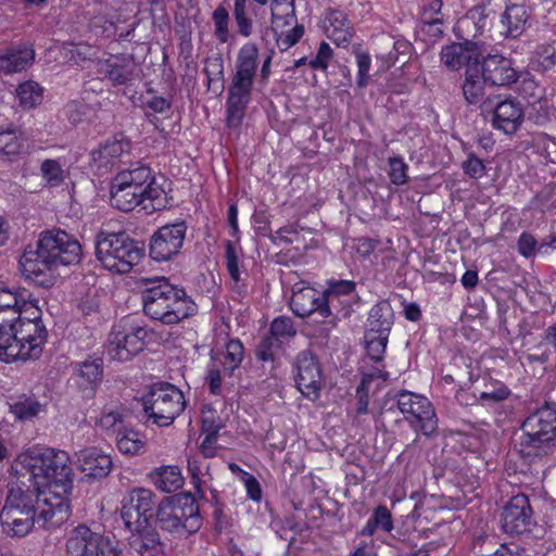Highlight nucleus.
<instances>
[{"mask_svg": "<svg viewBox=\"0 0 556 556\" xmlns=\"http://www.w3.org/2000/svg\"><path fill=\"white\" fill-rule=\"evenodd\" d=\"M28 294L29 291L26 289L13 291L8 288H0V312L12 309L14 313H17Z\"/></svg>", "mask_w": 556, "mask_h": 556, "instance_id": "a18cd8bd", "label": "nucleus"}, {"mask_svg": "<svg viewBox=\"0 0 556 556\" xmlns=\"http://www.w3.org/2000/svg\"><path fill=\"white\" fill-rule=\"evenodd\" d=\"M16 98L23 109H31L42 101V88L34 80H27L16 88Z\"/></svg>", "mask_w": 556, "mask_h": 556, "instance_id": "37998d69", "label": "nucleus"}, {"mask_svg": "<svg viewBox=\"0 0 556 556\" xmlns=\"http://www.w3.org/2000/svg\"><path fill=\"white\" fill-rule=\"evenodd\" d=\"M35 61L34 47L27 42L10 46L0 52V76L27 70Z\"/></svg>", "mask_w": 556, "mask_h": 556, "instance_id": "4be33fe9", "label": "nucleus"}, {"mask_svg": "<svg viewBox=\"0 0 556 556\" xmlns=\"http://www.w3.org/2000/svg\"><path fill=\"white\" fill-rule=\"evenodd\" d=\"M523 447L542 448L556 440V404L546 403L521 424Z\"/></svg>", "mask_w": 556, "mask_h": 556, "instance_id": "1a4fd4ad", "label": "nucleus"}, {"mask_svg": "<svg viewBox=\"0 0 556 556\" xmlns=\"http://www.w3.org/2000/svg\"><path fill=\"white\" fill-rule=\"evenodd\" d=\"M529 18L528 10L522 4L507 5L502 15V24L506 28V35L517 38L522 34Z\"/></svg>", "mask_w": 556, "mask_h": 556, "instance_id": "f704fd0d", "label": "nucleus"}, {"mask_svg": "<svg viewBox=\"0 0 556 556\" xmlns=\"http://www.w3.org/2000/svg\"><path fill=\"white\" fill-rule=\"evenodd\" d=\"M283 341L273 336L270 332L265 336L256 350V356L258 359L263 362L274 361L275 354L278 350H280Z\"/></svg>", "mask_w": 556, "mask_h": 556, "instance_id": "8fccbe9b", "label": "nucleus"}, {"mask_svg": "<svg viewBox=\"0 0 556 556\" xmlns=\"http://www.w3.org/2000/svg\"><path fill=\"white\" fill-rule=\"evenodd\" d=\"M225 256H226V266H227V270L230 276L231 282L244 280V278L241 276V273L239 270L236 248L231 243H227Z\"/></svg>", "mask_w": 556, "mask_h": 556, "instance_id": "680f3d73", "label": "nucleus"}, {"mask_svg": "<svg viewBox=\"0 0 556 556\" xmlns=\"http://www.w3.org/2000/svg\"><path fill=\"white\" fill-rule=\"evenodd\" d=\"M481 71L479 68V64L475 59V65L467 66L465 73V80L463 84V93L465 100L469 104H479L481 106V102L485 99L484 96V84L486 83L483 78V75H480Z\"/></svg>", "mask_w": 556, "mask_h": 556, "instance_id": "7c9ffc66", "label": "nucleus"}, {"mask_svg": "<svg viewBox=\"0 0 556 556\" xmlns=\"http://www.w3.org/2000/svg\"><path fill=\"white\" fill-rule=\"evenodd\" d=\"M389 177L392 184L402 186L407 181L408 165L401 156H393L389 159Z\"/></svg>", "mask_w": 556, "mask_h": 556, "instance_id": "5fc2aeb1", "label": "nucleus"}, {"mask_svg": "<svg viewBox=\"0 0 556 556\" xmlns=\"http://www.w3.org/2000/svg\"><path fill=\"white\" fill-rule=\"evenodd\" d=\"M141 292L143 312L164 325H175L195 314L197 304L185 289L172 285L165 277L144 279Z\"/></svg>", "mask_w": 556, "mask_h": 556, "instance_id": "f03ea898", "label": "nucleus"}, {"mask_svg": "<svg viewBox=\"0 0 556 556\" xmlns=\"http://www.w3.org/2000/svg\"><path fill=\"white\" fill-rule=\"evenodd\" d=\"M395 402L404 419L415 432L426 437L438 429V417L432 403L424 395L403 390L395 395Z\"/></svg>", "mask_w": 556, "mask_h": 556, "instance_id": "6e6552de", "label": "nucleus"}, {"mask_svg": "<svg viewBox=\"0 0 556 556\" xmlns=\"http://www.w3.org/2000/svg\"><path fill=\"white\" fill-rule=\"evenodd\" d=\"M41 256L53 267L76 265L81 258V245L70 233L52 229L41 233L38 241Z\"/></svg>", "mask_w": 556, "mask_h": 556, "instance_id": "9d476101", "label": "nucleus"}, {"mask_svg": "<svg viewBox=\"0 0 556 556\" xmlns=\"http://www.w3.org/2000/svg\"><path fill=\"white\" fill-rule=\"evenodd\" d=\"M481 110L491 114V125L495 130L511 136L522 126L525 110L521 102L513 97L488 96L481 102Z\"/></svg>", "mask_w": 556, "mask_h": 556, "instance_id": "9b49d317", "label": "nucleus"}, {"mask_svg": "<svg viewBox=\"0 0 556 556\" xmlns=\"http://www.w3.org/2000/svg\"><path fill=\"white\" fill-rule=\"evenodd\" d=\"M127 414L123 408H105L98 421V426L108 433L117 434L127 425Z\"/></svg>", "mask_w": 556, "mask_h": 556, "instance_id": "79ce46f5", "label": "nucleus"}, {"mask_svg": "<svg viewBox=\"0 0 556 556\" xmlns=\"http://www.w3.org/2000/svg\"><path fill=\"white\" fill-rule=\"evenodd\" d=\"M354 291L355 282L352 280H334L329 282L328 288L321 292L325 301V303H323V317L331 315V307L334 306V300L352 295Z\"/></svg>", "mask_w": 556, "mask_h": 556, "instance_id": "58836bf2", "label": "nucleus"}, {"mask_svg": "<svg viewBox=\"0 0 556 556\" xmlns=\"http://www.w3.org/2000/svg\"><path fill=\"white\" fill-rule=\"evenodd\" d=\"M517 251L525 258L533 257L540 250V243L538 242L534 235L528 231H523L517 239Z\"/></svg>", "mask_w": 556, "mask_h": 556, "instance_id": "864d4df0", "label": "nucleus"}, {"mask_svg": "<svg viewBox=\"0 0 556 556\" xmlns=\"http://www.w3.org/2000/svg\"><path fill=\"white\" fill-rule=\"evenodd\" d=\"M151 180V168L144 164H131L112 179L110 201L112 206L129 212L142 201L144 184Z\"/></svg>", "mask_w": 556, "mask_h": 556, "instance_id": "0eeeda50", "label": "nucleus"}, {"mask_svg": "<svg viewBox=\"0 0 556 556\" xmlns=\"http://www.w3.org/2000/svg\"><path fill=\"white\" fill-rule=\"evenodd\" d=\"M93 17L90 21L91 29L97 36H111L115 31V10L106 1L93 3Z\"/></svg>", "mask_w": 556, "mask_h": 556, "instance_id": "473e14b6", "label": "nucleus"}, {"mask_svg": "<svg viewBox=\"0 0 556 556\" xmlns=\"http://www.w3.org/2000/svg\"><path fill=\"white\" fill-rule=\"evenodd\" d=\"M65 51L66 58H68L70 61L78 64L79 62L90 58L89 52L91 51V48L86 45H70L67 48H65Z\"/></svg>", "mask_w": 556, "mask_h": 556, "instance_id": "774afa93", "label": "nucleus"}, {"mask_svg": "<svg viewBox=\"0 0 556 556\" xmlns=\"http://www.w3.org/2000/svg\"><path fill=\"white\" fill-rule=\"evenodd\" d=\"M244 348L240 340L231 339L226 344V351L223 361V367L225 372L229 375L238 368L243 359Z\"/></svg>", "mask_w": 556, "mask_h": 556, "instance_id": "c03bdc74", "label": "nucleus"}, {"mask_svg": "<svg viewBox=\"0 0 556 556\" xmlns=\"http://www.w3.org/2000/svg\"><path fill=\"white\" fill-rule=\"evenodd\" d=\"M269 332L285 342L295 334V329L290 318L277 317L273 320Z\"/></svg>", "mask_w": 556, "mask_h": 556, "instance_id": "4d7b16f0", "label": "nucleus"}, {"mask_svg": "<svg viewBox=\"0 0 556 556\" xmlns=\"http://www.w3.org/2000/svg\"><path fill=\"white\" fill-rule=\"evenodd\" d=\"M376 525L380 528V530L384 532H391L393 529V520L392 515L389 511V509L383 506L379 505L370 516Z\"/></svg>", "mask_w": 556, "mask_h": 556, "instance_id": "e2e57ef3", "label": "nucleus"}, {"mask_svg": "<svg viewBox=\"0 0 556 556\" xmlns=\"http://www.w3.org/2000/svg\"><path fill=\"white\" fill-rule=\"evenodd\" d=\"M155 506L151 490L137 488L129 491L122 501L121 517L127 528L148 523Z\"/></svg>", "mask_w": 556, "mask_h": 556, "instance_id": "dca6fc26", "label": "nucleus"}, {"mask_svg": "<svg viewBox=\"0 0 556 556\" xmlns=\"http://www.w3.org/2000/svg\"><path fill=\"white\" fill-rule=\"evenodd\" d=\"M23 348L16 343L14 323L0 324V358L7 363L22 359Z\"/></svg>", "mask_w": 556, "mask_h": 556, "instance_id": "72a5a7b5", "label": "nucleus"}, {"mask_svg": "<svg viewBox=\"0 0 556 556\" xmlns=\"http://www.w3.org/2000/svg\"><path fill=\"white\" fill-rule=\"evenodd\" d=\"M324 29L328 38L338 46L349 43L352 37V27L345 14L338 10L327 12L324 20Z\"/></svg>", "mask_w": 556, "mask_h": 556, "instance_id": "c85d7f7f", "label": "nucleus"}, {"mask_svg": "<svg viewBox=\"0 0 556 556\" xmlns=\"http://www.w3.org/2000/svg\"><path fill=\"white\" fill-rule=\"evenodd\" d=\"M186 232L187 225L184 220L160 227L150 239V257L159 263L173 260L182 249Z\"/></svg>", "mask_w": 556, "mask_h": 556, "instance_id": "4468645a", "label": "nucleus"}, {"mask_svg": "<svg viewBox=\"0 0 556 556\" xmlns=\"http://www.w3.org/2000/svg\"><path fill=\"white\" fill-rule=\"evenodd\" d=\"M440 59L448 70L458 71L465 64L472 65L473 51L468 43L454 42L442 47Z\"/></svg>", "mask_w": 556, "mask_h": 556, "instance_id": "2f4dec72", "label": "nucleus"}, {"mask_svg": "<svg viewBox=\"0 0 556 556\" xmlns=\"http://www.w3.org/2000/svg\"><path fill=\"white\" fill-rule=\"evenodd\" d=\"M270 9L276 46L280 51H287L303 37L304 25L298 23L294 0H271Z\"/></svg>", "mask_w": 556, "mask_h": 556, "instance_id": "f8f14e48", "label": "nucleus"}, {"mask_svg": "<svg viewBox=\"0 0 556 556\" xmlns=\"http://www.w3.org/2000/svg\"><path fill=\"white\" fill-rule=\"evenodd\" d=\"M393 324L394 312L391 304L387 301H381L374 305L369 311L366 323V332H370V336H389Z\"/></svg>", "mask_w": 556, "mask_h": 556, "instance_id": "cd10ccee", "label": "nucleus"}, {"mask_svg": "<svg viewBox=\"0 0 556 556\" xmlns=\"http://www.w3.org/2000/svg\"><path fill=\"white\" fill-rule=\"evenodd\" d=\"M96 70L114 87L131 84L138 77V66L134 59L126 55H111L97 59Z\"/></svg>", "mask_w": 556, "mask_h": 556, "instance_id": "6ab92c4d", "label": "nucleus"}, {"mask_svg": "<svg viewBox=\"0 0 556 556\" xmlns=\"http://www.w3.org/2000/svg\"><path fill=\"white\" fill-rule=\"evenodd\" d=\"M102 536L85 525L75 527L66 538V556H91Z\"/></svg>", "mask_w": 556, "mask_h": 556, "instance_id": "b1692460", "label": "nucleus"}, {"mask_svg": "<svg viewBox=\"0 0 556 556\" xmlns=\"http://www.w3.org/2000/svg\"><path fill=\"white\" fill-rule=\"evenodd\" d=\"M463 168L471 178H481L485 174V166L483 162L476 155L470 154L463 163Z\"/></svg>", "mask_w": 556, "mask_h": 556, "instance_id": "69168bd1", "label": "nucleus"}, {"mask_svg": "<svg viewBox=\"0 0 556 556\" xmlns=\"http://www.w3.org/2000/svg\"><path fill=\"white\" fill-rule=\"evenodd\" d=\"M532 509L528 496L517 494L504 507L502 528L510 535H519L530 530Z\"/></svg>", "mask_w": 556, "mask_h": 556, "instance_id": "a211bd4d", "label": "nucleus"}, {"mask_svg": "<svg viewBox=\"0 0 556 556\" xmlns=\"http://www.w3.org/2000/svg\"><path fill=\"white\" fill-rule=\"evenodd\" d=\"M40 408V403L33 399H24L10 406L11 412L20 420L31 419L39 414Z\"/></svg>", "mask_w": 556, "mask_h": 556, "instance_id": "09e8293b", "label": "nucleus"}, {"mask_svg": "<svg viewBox=\"0 0 556 556\" xmlns=\"http://www.w3.org/2000/svg\"><path fill=\"white\" fill-rule=\"evenodd\" d=\"M22 478L11 482L0 513L3 532L25 536L37 523L52 530L72 514L73 469L70 455L62 450L33 446L15 460Z\"/></svg>", "mask_w": 556, "mask_h": 556, "instance_id": "f257e3e1", "label": "nucleus"}, {"mask_svg": "<svg viewBox=\"0 0 556 556\" xmlns=\"http://www.w3.org/2000/svg\"><path fill=\"white\" fill-rule=\"evenodd\" d=\"M213 22L215 26V36L219 42L225 43L229 38L228 22L229 14L224 7H218L213 12Z\"/></svg>", "mask_w": 556, "mask_h": 556, "instance_id": "603ef678", "label": "nucleus"}, {"mask_svg": "<svg viewBox=\"0 0 556 556\" xmlns=\"http://www.w3.org/2000/svg\"><path fill=\"white\" fill-rule=\"evenodd\" d=\"M91 556H121V551L114 542L103 535Z\"/></svg>", "mask_w": 556, "mask_h": 556, "instance_id": "338daca9", "label": "nucleus"}, {"mask_svg": "<svg viewBox=\"0 0 556 556\" xmlns=\"http://www.w3.org/2000/svg\"><path fill=\"white\" fill-rule=\"evenodd\" d=\"M75 372L80 388L93 390L102 378V362L101 359L85 361L76 365Z\"/></svg>", "mask_w": 556, "mask_h": 556, "instance_id": "4c0bfd02", "label": "nucleus"}, {"mask_svg": "<svg viewBox=\"0 0 556 556\" xmlns=\"http://www.w3.org/2000/svg\"><path fill=\"white\" fill-rule=\"evenodd\" d=\"M510 394V390L501 381L489 379L484 382L483 389L475 391L477 401L486 407L505 401Z\"/></svg>", "mask_w": 556, "mask_h": 556, "instance_id": "e433bc0d", "label": "nucleus"}, {"mask_svg": "<svg viewBox=\"0 0 556 556\" xmlns=\"http://www.w3.org/2000/svg\"><path fill=\"white\" fill-rule=\"evenodd\" d=\"M143 414L147 422L167 427L185 409L182 392L168 382L154 383L142 397Z\"/></svg>", "mask_w": 556, "mask_h": 556, "instance_id": "423d86ee", "label": "nucleus"}, {"mask_svg": "<svg viewBox=\"0 0 556 556\" xmlns=\"http://www.w3.org/2000/svg\"><path fill=\"white\" fill-rule=\"evenodd\" d=\"M77 462L85 476L91 478L106 477L113 466L111 456L97 447L80 451L77 454Z\"/></svg>", "mask_w": 556, "mask_h": 556, "instance_id": "a878e982", "label": "nucleus"}, {"mask_svg": "<svg viewBox=\"0 0 556 556\" xmlns=\"http://www.w3.org/2000/svg\"><path fill=\"white\" fill-rule=\"evenodd\" d=\"M40 174L47 186L52 188L61 186L68 176L66 160L63 157L43 160Z\"/></svg>", "mask_w": 556, "mask_h": 556, "instance_id": "c9c22d12", "label": "nucleus"}, {"mask_svg": "<svg viewBox=\"0 0 556 556\" xmlns=\"http://www.w3.org/2000/svg\"><path fill=\"white\" fill-rule=\"evenodd\" d=\"M356 64H357V78L356 84L359 88H364L368 84L369 79V70L371 64V59L368 53L358 52L356 54Z\"/></svg>", "mask_w": 556, "mask_h": 556, "instance_id": "052dcab7", "label": "nucleus"}, {"mask_svg": "<svg viewBox=\"0 0 556 556\" xmlns=\"http://www.w3.org/2000/svg\"><path fill=\"white\" fill-rule=\"evenodd\" d=\"M20 266L23 275L41 286H49L51 279L47 278V271L54 268L51 262L41 256V250L37 247L36 251H25L20 258Z\"/></svg>", "mask_w": 556, "mask_h": 556, "instance_id": "bb28decb", "label": "nucleus"}, {"mask_svg": "<svg viewBox=\"0 0 556 556\" xmlns=\"http://www.w3.org/2000/svg\"><path fill=\"white\" fill-rule=\"evenodd\" d=\"M156 522L174 538L186 539L199 531L202 518L195 498L191 494H178L159 504Z\"/></svg>", "mask_w": 556, "mask_h": 556, "instance_id": "20e7f679", "label": "nucleus"}, {"mask_svg": "<svg viewBox=\"0 0 556 556\" xmlns=\"http://www.w3.org/2000/svg\"><path fill=\"white\" fill-rule=\"evenodd\" d=\"M242 480L247 490L248 497L254 502L262 498V489L257 479L247 471H242Z\"/></svg>", "mask_w": 556, "mask_h": 556, "instance_id": "0e129e2a", "label": "nucleus"}, {"mask_svg": "<svg viewBox=\"0 0 556 556\" xmlns=\"http://www.w3.org/2000/svg\"><path fill=\"white\" fill-rule=\"evenodd\" d=\"M323 303L325 301L320 291L300 285L293 287L290 306L295 315L306 317L317 312L323 317Z\"/></svg>", "mask_w": 556, "mask_h": 556, "instance_id": "393cba45", "label": "nucleus"}, {"mask_svg": "<svg viewBox=\"0 0 556 556\" xmlns=\"http://www.w3.org/2000/svg\"><path fill=\"white\" fill-rule=\"evenodd\" d=\"M260 50L253 42L244 43L235 59L230 84L227 91V126L241 125L247 108L252 100L253 87L257 78Z\"/></svg>", "mask_w": 556, "mask_h": 556, "instance_id": "7ed1b4c3", "label": "nucleus"}, {"mask_svg": "<svg viewBox=\"0 0 556 556\" xmlns=\"http://www.w3.org/2000/svg\"><path fill=\"white\" fill-rule=\"evenodd\" d=\"M149 478L153 485L164 492H176L184 485V477L178 466L167 465L154 468Z\"/></svg>", "mask_w": 556, "mask_h": 556, "instance_id": "c756f323", "label": "nucleus"}, {"mask_svg": "<svg viewBox=\"0 0 556 556\" xmlns=\"http://www.w3.org/2000/svg\"><path fill=\"white\" fill-rule=\"evenodd\" d=\"M115 441L121 453L131 456L139 454L144 445L140 434L129 425L115 435Z\"/></svg>", "mask_w": 556, "mask_h": 556, "instance_id": "a19ab883", "label": "nucleus"}, {"mask_svg": "<svg viewBox=\"0 0 556 556\" xmlns=\"http://www.w3.org/2000/svg\"><path fill=\"white\" fill-rule=\"evenodd\" d=\"M204 74L208 88H211L213 84H219V88H224V61L222 58L213 56L206 59Z\"/></svg>", "mask_w": 556, "mask_h": 556, "instance_id": "de8ad7c7", "label": "nucleus"}, {"mask_svg": "<svg viewBox=\"0 0 556 556\" xmlns=\"http://www.w3.org/2000/svg\"><path fill=\"white\" fill-rule=\"evenodd\" d=\"M333 56V51L328 42L323 41L319 45L317 54L315 58L311 59L308 62V65L313 70L318 71H327L329 66V62L331 61Z\"/></svg>", "mask_w": 556, "mask_h": 556, "instance_id": "bf43d9fd", "label": "nucleus"}, {"mask_svg": "<svg viewBox=\"0 0 556 556\" xmlns=\"http://www.w3.org/2000/svg\"><path fill=\"white\" fill-rule=\"evenodd\" d=\"M294 380L301 394L315 402L320 397L324 375L319 361L309 351H302L294 362Z\"/></svg>", "mask_w": 556, "mask_h": 556, "instance_id": "2eb2a0df", "label": "nucleus"}, {"mask_svg": "<svg viewBox=\"0 0 556 556\" xmlns=\"http://www.w3.org/2000/svg\"><path fill=\"white\" fill-rule=\"evenodd\" d=\"M22 143L16 132L12 129L0 131V153L15 155L21 150Z\"/></svg>", "mask_w": 556, "mask_h": 556, "instance_id": "6e6d98bb", "label": "nucleus"}, {"mask_svg": "<svg viewBox=\"0 0 556 556\" xmlns=\"http://www.w3.org/2000/svg\"><path fill=\"white\" fill-rule=\"evenodd\" d=\"M485 81L492 86H509L518 80V72L510 59L500 54H489L479 66Z\"/></svg>", "mask_w": 556, "mask_h": 556, "instance_id": "412c9836", "label": "nucleus"}, {"mask_svg": "<svg viewBox=\"0 0 556 556\" xmlns=\"http://www.w3.org/2000/svg\"><path fill=\"white\" fill-rule=\"evenodd\" d=\"M536 68L547 72L556 65V49L551 45H541L534 53Z\"/></svg>", "mask_w": 556, "mask_h": 556, "instance_id": "3c124183", "label": "nucleus"}, {"mask_svg": "<svg viewBox=\"0 0 556 556\" xmlns=\"http://www.w3.org/2000/svg\"><path fill=\"white\" fill-rule=\"evenodd\" d=\"M142 194V201L140 204L143 210L152 213L155 211H160L167 205V195L162 187H160L151 174V180L149 184H144V190Z\"/></svg>", "mask_w": 556, "mask_h": 556, "instance_id": "ea45409f", "label": "nucleus"}, {"mask_svg": "<svg viewBox=\"0 0 556 556\" xmlns=\"http://www.w3.org/2000/svg\"><path fill=\"white\" fill-rule=\"evenodd\" d=\"M148 330L128 321L114 326L106 351L112 359L126 362L143 349Z\"/></svg>", "mask_w": 556, "mask_h": 556, "instance_id": "ddd939ff", "label": "nucleus"}, {"mask_svg": "<svg viewBox=\"0 0 556 556\" xmlns=\"http://www.w3.org/2000/svg\"><path fill=\"white\" fill-rule=\"evenodd\" d=\"M131 532L129 538L130 548L139 556H159L163 553L164 544L162 543L159 532L149 523L140 525V527L128 528Z\"/></svg>", "mask_w": 556, "mask_h": 556, "instance_id": "5701e85b", "label": "nucleus"}, {"mask_svg": "<svg viewBox=\"0 0 556 556\" xmlns=\"http://www.w3.org/2000/svg\"><path fill=\"white\" fill-rule=\"evenodd\" d=\"M131 151V142L124 135H116L101 142L90 152V165L99 172H108Z\"/></svg>", "mask_w": 556, "mask_h": 556, "instance_id": "f3484780", "label": "nucleus"}, {"mask_svg": "<svg viewBox=\"0 0 556 556\" xmlns=\"http://www.w3.org/2000/svg\"><path fill=\"white\" fill-rule=\"evenodd\" d=\"M16 343L23 348L22 361L35 359L41 355L42 345L47 339V330L42 323L14 321Z\"/></svg>", "mask_w": 556, "mask_h": 556, "instance_id": "aec40b11", "label": "nucleus"}, {"mask_svg": "<svg viewBox=\"0 0 556 556\" xmlns=\"http://www.w3.org/2000/svg\"><path fill=\"white\" fill-rule=\"evenodd\" d=\"M143 250L124 233L100 232L96 240V256L102 266L116 274H126L138 264Z\"/></svg>", "mask_w": 556, "mask_h": 556, "instance_id": "39448f33", "label": "nucleus"}, {"mask_svg": "<svg viewBox=\"0 0 556 556\" xmlns=\"http://www.w3.org/2000/svg\"><path fill=\"white\" fill-rule=\"evenodd\" d=\"M18 317L16 319H24L25 321L42 323L41 311L37 305V301L31 299L29 293L25 300V303L21 305L17 311Z\"/></svg>", "mask_w": 556, "mask_h": 556, "instance_id": "13d9d810", "label": "nucleus"}, {"mask_svg": "<svg viewBox=\"0 0 556 556\" xmlns=\"http://www.w3.org/2000/svg\"><path fill=\"white\" fill-rule=\"evenodd\" d=\"M389 336L374 334L365 332V343L368 356L376 363H381L384 357Z\"/></svg>", "mask_w": 556, "mask_h": 556, "instance_id": "49530a36", "label": "nucleus"}]
</instances>
